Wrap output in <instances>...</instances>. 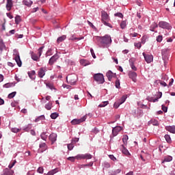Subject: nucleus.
<instances>
[{
	"instance_id": "dca6fc26",
	"label": "nucleus",
	"mask_w": 175,
	"mask_h": 175,
	"mask_svg": "<svg viewBox=\"0 0 175 175\" xmlns=\"http://www.w3.org/2000/svg\"><path fill=\"white\" fill-rule=\"evenodd\" d=\"M165 129L166 131H167L168 132H170V133H174L175 134V126L172 125V126H166L165 127Z\"/></svg>"
},
{
	"instance_id": "13d9d810",
	"label": "nucleus",
	"mask_w": 175,
	"mask_h": 175,
	"mask_svg": "<svg viewBox=\"0 0 175 175\" xmlns=\"http://www.w3.org/2000/svg\"><path fill=\"white\" fill-rule=\"evenodd\" d=\"M163 38L162 37V36H158L157 37V42H158L159 43H161V42H162Z\"/></svg>"
},
{
	"instance_id": "c756f323",
	"label": "nucleus",
	"mask_w": 175,
	"mask_h": 175,
	"mask_svg": "<svg viewBox=\"0 0 175 175\" xmlns=\"http://www.w3.org/2000/svg\"><path fill=\"white\" fill-rule=\"evenodd\" d=\"M92 155L89 153H86L83 154V159H92Z\"/></svg>"
},
{
	"instance_id": "3c124183",
	"label": "nucleus",
	"mask_w": 175,
	"mask_h": 175,
	"mask_svg": "<svg viewBox=\"0 0 175 175\" xmlns=\"http://www.w3.org/2000/svg\"><path fill=\"white\" fill-rule=\"evenodd\" d=\"M120 79H117L115 82V86L116 88H120Z\"/></svg>"
},
{
	"instance_id": "0e129e2a",
	"label": "nucleus",
	"mask_w": 175,
	"mask_h": 175,
	"mask_svg": "<svg viewBox=\"0 0 175 175\" xmlns=\"http://www.w3.org/2000/svg\"><path fill=\"white\" fill-rule=\"evenodd\" d=\"M113 173V175L120 174L121 173V169L116 170Z\"/></svg>"
},
{
	"instance_id": "680f3d73",
	"label": "nucleus",
	"mask_w": 175,
	"mask_h": 175,
	"mask_svg": "<svg viewBox=\"0 0 175 175\" xmlns=\"http://www.w3.org/2000/svg\"><path fill=\"white\" fill-rule=\"evenodd\" d=\"M134 46H135V47H137V49H141L142 44L140 42L135 43Z\"/></svg>"
},
{
	"instance_id": "f3484780",
	"label": "nucleus",
	"mask_w": 175,
	"mask_h": 175,
	"mask_svg": "<svg viewBox=\"0 0 175 175\" xmlns=\"http://www.w3.org/2000/svg\"><path fill=\"white\" fill-rule=\"evenodd\" d=\"M49 140L51 141L52 144H54L57 142V134L54 133H51L49 135Z\"/></svg>"
},
{
	"instance_id": "72a5a7b5",
	"label": "nucleus",
	"mask_w": 175,
	"mask_h": 175,
	"mask_svg": "<svg viewBox=\"0 0 175 175\" xmlns=\"http://www.w3.org/2000/svg\"><path fill=\"white\" fill-rule=\"evenodd\" d=\"M44 120V116L42 115L40 116H38L37 118L35 119L34 122H39V121Z\"/></svg>"
},
{
	"instance_id": "f8f14e48",
	"label": "nucleus",
	"mask_w": 175,
	"mask_h": 175,
	"mask_svg": "<svg viewBox=\"0 0 175 175\" xmlns=\"http://www.w3.org/2000/svg\"><path fill=\"white\" fill-rule=\"evenodd\" d=\"M110 18L109 17V14H107V12L105 11L101 12V21H109Z\"/></svg>"
},
{
	"instance_id": "39448f33",
	"label": "nucleus",
	"mask_w": 175,
	"mask_h": 175,
	"mask_svg": "<svg viewBox=\"0 0 175 175\" xmlns=\"http://www.w3.org/2000/svg\"><path fill=\"white\" fill-rule=\"evenodd\" d=\"M14 59H15L18 66L21 67L23 65V62H21V59H20V53H18V51L17 50H14Z\"/></svg>"
},
{
	"instance_id": "774afa93",
	"label": "nucleus",
	"mask_w": 175,
	"mask_h": 175,
	"mask_svg": "<svg viewBox=\"0 0 175 175\" xmlns=\"http://www.w3.org/2000/svg\"><path fill=\"white\" fill-rule=\"evenodd\" d=\"M157 98H159V99H161L162 98V92H157Z\"/></svg>"
},
{
	"instance_id": "8fccbe9b",
	"label": "nucleus",
	"mask_w": 175,
	"mask_h": 175,
	"mask_svg": "<svg viewBox=\"0 0 175 175\" xmlns=\"http://www.w3.org/2000/svg\"><path fill=\"white\" fill-rule=\"evenodd\" d=\"M107 105H109V102L105 101L99 105V107H105V106H107Z\"/></svg>"
},
{
	"instance_id": "ddd939ff",
	"label": "nucleus",
	"mask_w": 175,
	"mask_h": 175,
	"mask_svg": "<svg viewBox=\"0 0 175 175\" xmlns=\"http://www.w3.org/2000/svg\"><path fill=\"white\" fill-rule=\"evenodd\" d=\"M58 58H59L58 57V55L55 54L53 56H52L49 61V64L51 66V65H54L55 62H57V59H58Z\"/></svg>"
},
{
	"instance_id": "412c9836",
	"label": "nucleus",
	"mask_w": 175,
	"mask_h": 175,
	"mask_svg": "<svg viewBox=\"0 0 175 175\" xmlns=\"http://www.w3.org/2000/svg\"><path fill=\"white\" fill-rule=\"evenodd\" d=\"M172 161H173V157L165 156L164 157V160L161 162V163H165V162H172Z\"/></svg>"
},
{
	"instance_id": "e2e57ef3",
	"label": "nucleus",
	"mask_w": 175,
	"mask_h": 175,
	"mask_svg": "<svg viewBox=\"0 0 175 175\" xmlns=\"http://www.w3.org/2000/svg\"><path fill=\"white\" fill-rule=\"evenodd\" d=\"M90 53L92 54V56L93 58H96V55H95V52H94V49H90Z\"/></svg>"
},
{
	"instance_id": "9d476101",
	"label": "nucleus",
	"mask_w": 175,
	"mask_h": 175,
	"mask_svg": "<svg viewBox=\"0 0 175 175\" xmlns=\"http://www.w3.org/2000/svg\"><path fill=\"white\" fill-rule=\"evenodd\" d=\"M129 79H131V80L136 83L137 81V73H136L135 71H129Z\"/></svg>"
},
{
	"instance_id": "79ce46f5",
	"label": "nucleus",
	"mask_w": 175,
	"mask_h": 175,
	"mask_svg": "<svg viewBox=\"0 0 175 175\" xmlns=\"http://www.w3.org/2000/svg\"><path fill=\"white\" fill-rule=\"evenodd\" d=\"M102 23L104 24V25H106L107 27H109V28H113V26L111 25V24L109 23V21H104Z\"/></svg>"
},
{
	"instance_id": "9b49d317",
	"label": "nucleus",
	"mask_w": 175,
	"mask_h": 175,
	"mask_svg": "<svg viewBox=\"0 0 175 175\" xmlns=\"http://www.w3.org/2000/svg\"><path fill=\"white\" fill-rule=\"evenodd\" d=\"M122 131V127L121 126H117L112 129V135L113 136H117L118 135L119 132H121Z\"/></svg>"
},
{
	"instance_id": "20e7f679",
	"label": "nucleus",
	"mask_w": 175,
	"mask_h": 175,
	"mask_svg": "<svg viewBox=\"0 0 175 175\" xmlns=\"http://www.w3.org/2000/svg\"><path fill=\"white\" fill-rule=\"evenodd\" d=\"M66 81L69 84H71V85H75V84H76V81H77V76L75 75H68L66 77Z\"/></svg>"
},
{
	"instance_id": "f704fd0d",
	"label": "nucleus",
	"mask_w": 175,
	"mask_h": 175,
	"mask_svg": "<svg viewBox=\"0 0 175 175\" xmlns=\"http://www.w3.org/2000/svg\"><path fill=\"white\" fill-rule=\"evenodd\" d=\"M122 151L123 154H125V155H128V154H129V151H128L126 150V148H125V146L124 145H122Z\"/></svg>"
},
{
	"instance_id": "4c0bfd02",
	"label": "nucleus",
	"mask_w": 175,
	"mask_h": 175,
	"mask_svg": "<svg viewBox=\"0 0 175 175\" xmlns=\"http://www.w3.org/2000/svg\"><path fill=\"white\" fill-rule=\"evenodd\" d=\"M16 94H17V92H13L9 94L8 97L9 99H12V98L16 96Z\"/></svg>"
},
{
	"instance_id": "c03bdc74",
	"label": "nucleus",
	"mask_w": 175,
	"mask_h": 175,
	"mask_svg": "<svg viewBox=\"0 0 175 175\" xmlns=\"http://www.w3.org/2000/svg\"><path fill=\"white\" fill-rule=\"evenodd\" d=\"M120 105H122V103H120V101L116 102L113 105V107H115V109H118Z\"/></svg>"
},
{
	"instance_id": "b1692460",
	"label": "nucleus",
	"mask_w": 175,
	"mask_h": 175,
	"mask_svg": "<svg viewBox=\"0 0 175 175\" xmlns=\"http://www.w3.org/2000/svg\"><path fill=\"white\" fill-rule=\"evenodd\" d=\"M23 129V131H25V132H29V131L32 129V124H29L27 126H24Z\"/></svg>"
},
{
	"instance_id": "4be33fe9",
	"label": "nucleus",
	"mask_w": 175,
	"mask_h": 175,
	"mask_svg": "<svg viewBox=\"0 0 175 175\" xmlns=\"http://www.w3.org/2000/svg\"><path fill=\"white\" fill-rule=\"evenodd\" d=\"M129 65L133 70H134L135 72L137 70V68H136V66H135V62H133V60H129Z\"/></svg>"
},
{
	"instance_id": "6ab92c4d",
	"label": "nucleus",
	"mask_w": 175,
	"mask_h": 175,
	"mask_svg": "<svg viewBox=\"0 0 175 175\" xmlns=\"http://www.w3.org/2000/svg\"><path fill=\"white\" fill-rule=\"evenodd\" d=\"M80 64L81 65H82L83 66H87L88 65H91V62H90V61L87 60V59H81L80 60Z\"/></svg>"
},
{
	"instance_id": "393cba45",
	"label": "nucleus",
	"mask_w": 175,
	"mask_h": 175,
	"mask_svg": "<svg viewBox=\"0 0 175 175\" xmlns=\"http://www.w3.org/2000/svg\"><path fill=\"white\" fill-rule=\"evenodd\" d=\"M35 75H36L35 70H32L31 72H28L29 77L31 80H35Z\"/></svg>"
},
{
	"instance_id": "473e14b6",
	"label": "nucleus",
	"mask_w": 175,
	"mask_h": 175,
	"mask_svg": "<svg viewBox=\"0 0 175 175\" xmlns=\"http://www.w3.org/2000/svg\"><path fill=\"white\" fill-rule=\"evenodd\" d=\"M126 27V21H122L120 23V27L122 28V29H125Z\"/></svg>"
},
{
	"instance_id": "a211bd4d",
	"label": "nucleus",
	"mask_w": 175,
	"mask_h": 175,
	"mask_svg": "<svg viewBox=\"0 0 175 175\" xmlns=\"http://www.w3.org/2000/svg\"><path fill=\"white\" fill-rule=\"evenodd\" d=\"M31 59L33 61H39L40 57L39 55H36V53H33V51L30 52Z\"/></svg>"
},
{
	"instance_id": "bb28decb",
	"label": "nucleus",
	"mask_w": 175,
	"mask_h": 175,
	"mask_svg": "<svg viewBox=\"0 0 175 175\" xmlns=\"http://www.w3.org/2000/svg\"><path fill=\"white\" fill-rule=\"evenodd\" d=\"M66 39V36L64 35L60 37H59L57 40V43H61V42H64Z\"/></svg>"
},
{
	"instance_id": "7c9ffc66",
	"label": "nucleus",
	"mask_w": 175,
	"mask_h": 175,
	"mask_svg": "<svg viewBox=\"0 0 175 175\" xmlns=\"http://www.w3.org/2000/svg\"><path fill=\"white\" fill-rule=\"evenodd\" d=\"M43 49H44V46H42L41 47H40L38 50V54L39 57H42V54L43 53Z\"/></svg>"
},
{
	"instance_id": "5701e85b",
	"label": "nucleus",
	"mask_w": 175,
	"mask_h": 175,
	"mask_svg": "<svg viewBox=\"0 0 175 175\" xmlns=\"http://www.w3.org/2000/svg\"><path fill=\"white\" fill-rule=\"evenodd\" d=\"M40 148H41V152H44L47 150V145L46 143H42L39 145Z\"/></svg>"
},
{
	"instance_id": "c9c22d12",
	"label": "nucleus",
	"mask_w": 175,
	"mask_h": 175,
	"mask_svg": "<svg viewBox=\"0 0 175 175\" xmlns=\"http://www.w3.org/2000/svg\"><path fill=\"white\" fill-rule=\"evenodd\" d=\"M46 133H47L44 132V133H42L40 135L41 139H42V140H44V141L47 140V135H46Z\"/></svg>"
},
{
	"instance_id": "49530a36",
	"label": "nucleus",
	"mask_w": 175,
	"mask_h": 175,
	"mask_svg": "<svg viewBox=\"0 0 175 175\" xmlns=\"http://www.w3.org/2000/svg\"><path fill=\"white\" fill-rule=\"evenodd\" d=\"M152 124L154 126H159V122H158V120H152Z\"/></svg>"
},
{
	"instance_id": "e433bc0d",
	"label": "nucleus",
	"mask_w": 175,
	"mask_h": 175,
	"mask_svg": "<svg viewBox=\"0 0 175 175\" xmlns=\"http://www.w3.org/2000/svg\"><path fill=\"white\" fill-rule=\"evenodd\" d=\"M57 118H58V113L57 112H54L51 114V118H52V120H55Z\"/></svg>"
},
{
	"instance_id": "a18cd8bd",
	"label": "nucleus",
	"mask_w": 175,
	"mask_h": 175,
	"mask_svg": "<svg viewBox=\"0 0 175 175\" xmlns=\"http://www.w3.org/2000/svg\"><path fill=\"white\" fill-rule=\"evenodd\" d=\"M82 39H84V37L76 38L74 36H72L70 38V40H81Z\"/></svg>"
},
{
	"instance_id": "a878e982",
	"label": "nucleus",
	"mask_w": 175,
	"mask_h": 175,
	"mask_svg": "<svg viewBox=\"0 0 175 175\" xmlns=\"http://www.w3.org/2000/svg\"><path fill=\"white\" fill-rule=\"evenodd\" d=\"M159 25L158 24H157L156 23H153L150 27V31H151L152 32H154V29H155V28H158Z\"/></svg>"
},
{
	"instance_id": "423d86ee",
	"label": "nucleus",
	"mask_w": 175,
	"mask_h": 175,
	"mask_svg": "<svg viewBox=\"0 0 175 175\" xmlns=\"http://www.w3.org/2000/svg\"><path fill=\"white\" fill-rule=\"evenodd\" d=\"M159 28H162L163 29H167L170 31L172 29V25H170V23L165 21H160L158 24Z\"/></svg>"
},
{
	"instance_id": "7ed1b4c3",
	"label": "nucleus",
	"mask_w": 175,
	"mask_h": 175,
	"mask_svg": "<svg viewBox=\"0 0 175 175\" xmlns=\"http://www.w3.org/2000/svg\"><path fill=\"white\" fill-rule=\"evenodd\" d=\"M93 77L98 84H103V83H105V77L103 76V74H94Z\"/></svg>"
},
{
	"instance_id": "338daca9",
	"label": "nucleus",
	"mask_w": 175,
	"mask_h": 175,
	"mask_svg": "<svg viewBox=\"0 0 175 175\" xmlns=\"http://www.w3.org/2000/svg\"><path fill=\"white\" fill-rule=\"evenodd\" d=\"M161 107H162V110H163V111H164V113H167V107H165L164 105H162Z\"/></svg>"
},
{
	"instance_id": "69168bd1",
	"label": "nucleus",
	"mask_w": 175,
	"mask_h": 175,
	"mask_svg": "<svg viewBox=\"0 0 175 175\" xmlns=\"http://www.w3.org/2000/svg\"><path fill=\"white\" fill-rule=\"evenodd\" d=\"M160 84L162 85V87H167V83L165 81H160Z\"/></svg>"
},
{
	"instance_id": "37998d69",
	"label": "nucleus",
	"mask_w": 175,
	"mask_h": 175,
	"mask_svg": "<svg viewBox=\"0 0 175 175\" xmlns=\"http://www.w3.org/2000/svg\"><path fill=\"white\" fill-rule=\"evenodd\" d=\"M129 139V137H128V135L123 136L122 142H123L124 144H126Z\"/></svg>"
},
{
	"instance_id": "a19ab883",
	"label": "nucleus",
	"mask_w": 175,
	"mask_h": 175,
	"mask_svg": "<svg viewBox=\"0 0 175 175\" xmlns=\"http://www.w3.org/2000/svg\"><path fill=\"white\" fill-rule=\"evenodd\" d=\"M115 17H119L120 18H124V14L121 12H117L114 14Z\"/></svg>"
},
{
	"instance_id": "052dcab7",
	"label": "nucleus",
	"mask_w": 175,
	"mask_h": 175,
	"mask_svg": "<svg viewBox=\"0 0 175 175\" xmlns=\"http://www.w3.org/2000/svg\"><path fill=\"white\" fill-rule=\"evenodd\" d=\"M109 157L110 158V159H111V161H113V162H115V161H117V159L113 154H109Z\"/></svg>"
},
{
	"instance_id": "2f4dec72",
	"label": "nucleus",
	"mask_w": 175,
	"mask_h": 175,
	"mask_svg": "<svg viewBox=\"0 0 175 175\" xmlns=\"http://www.w3.org/2000/svg\"><path fill=\"white\" fill-rule=\"evenodd\" d=\"M46 86L47 88H49V90H55V88H54V85H53V83H46Z\"/></svg>"
},
{
	"instance_id": "bf43d9fd",
	"label": "nucleus",
	"mask_w": 175,
	"mask_h": 175,
	"mask_svg": "<svg viewBox=\"0 0 175 175\" xmlns=\"http://www.w3.org/2000/svg\"><path fill=\"white\" fill-rule=\"evenodd\" d=\"M92 165H94V163L90 162L89 164H83L81 165V167H85L87 166H92Z\"/></svg>"
},
{
	"instance_id": "6e6d98bb",
	"label": "nucleus",
	"mask_w": 175,
	"mask_h": 175,
	"mask_svg": "<svg viewBox=\"0 0 175 175\" xmlns=\"http://www.w3.org/2000/svg\"><path fill=\"white\" fill-rule=\"evenodd\" d=\"M45 109H46V110H51V103H49L46 104Z\"/></svg>"
},
{
	"instance_id": "c85d7f7f",
	"label": "nucleus",
	"mask_w": 175,
	"mask_h": 175,
	"mask_svg": "<svg viewBox=\"0 0 175 175\" xmlns=\"http://www.w3.org/2000/svg\"><path fill=\"white\" fill-rule=\"evenodd\" d=\"M21 23V17L18 15L15 17V23L18 25Z\"/></svg>"
},
{
	"instance_id": "58836bf2",
	"label": "nucleus",
	"mask_w": 175,
	"mask_h": 175,
	"mask_svg": "<svg viewBox=\"0 0 175 175\" xmlns=\"http://www.w3.org/2000/svg\"><path fill=\"white\" fill-rule=\"evenodd\" d=\"M165 139L167 143H172V138H170V135H165Z\"/></svg>"
},
{
	"instance_id": "09e8293b",
	"label": "nucleus",
	"mask_w": 175,
	"mask_h": 175,
	"mask_svg": "<svg viewBox=\"0 0 175 175\" xmlns=\"http://www.w3.org/2000/svg\"><path fill=\"white\" fill-rule=\"evenodd\" d=\"M75 158L78 161L80 159H84V154H77V156H75Z\"/></svg>"
},
{
	"instance_id": "864d4df0",
	"label": "nucleus",
	"mask_w": 175,
	"mask_h": 175,
	"mask_svg": "<svg viewBox=\"0 0 175 175\" xmlns=\"http://www.w3.org/2000/svg\"><path fill=\"white\" fill-rule=\"evenodd\" d=\"M44 170L43 169V167H39L37 170L38 173H40V174H43V172Z\"/></svg>"
},
{
	"instance_id": "f257e3e1",
	"label": "nucleus",
	"mask_w": 175,
	"mask_h": 175,
	"mask_svg": "<svg viewBox=\"0 0 175 175\" xmlns=\"http://www.w3.org/2000/svg\"><path fill=\"white\" fill-rule=\"evenodd\" d=\"M96 40L98 46L101 49H109L113 42L111 36L109 34L105 35L104 36H97Z\"/></svg>"
},
{
	"instance_id": "de8ad7c7",
	"label": "nucleus",
	"mask_w": 175,
	"mask_h": 175,
	"mask_svg": "<svg viewBox=\"0 0 175 175\" xmlns=\"http://www.w3.org/2000/svg\"><path fill=\"white\" fill-rule=\"evenodd\" d=\"M67 147H68V150H69L70 151H72V150H73V148H75V146L72 142L71 144H68Z\"/></svg>"
},
{
	"instance_id": "2eb2a0df",
	"label": "nucleus",
	"mask_w": 175,
	"mask_h": 175,
	"mask_svg": "<svg viewBox=\"0 0 175 175\" xmlns=\"http://www.w3.org/2000/svg\"><path fill=\"white\" fill-rule=\"evenodd\" d=\"M106 76L109 81H111V79H113V77H116V73H113L111 70H109L108 72H107Z\"/></svg>"
},
{
	"instance_id": "aec40b11",
	"label": "nucleus",
	"mask_w": 175,
	"mask_h": 175,
	"mask_svg": "<svg viewBox=\"0 0 175 175\" xmlns=\"http://www.w3.org/2000/svg\"><path fill=\"white\" fill-rule=\"evenodd\" d=\"M23 5H25V6H27L28 8H31L32 6V4L33 3V1L31 0H24L23 1Z\"/></svg>"
},
{
	"instance_id": "5fc2aeb1",
	"label": "nucleus",
	"mask_w": 175,
	"mask_h": 175,
	"mask_svg": "<svg viewBox=\"0 0 175 175\" xmlns=\"http://www.w3.org/2000/svg\"><path fill=\"white\" fill-rule=\"evenodd\" d=\"M52 51H53V50L51 49H49L47 51H46V57H49V55H53V53H52Z\"/></svg>"
},
{
	"instance_id": "0eeeda50",
	"label": "nucleus",
	"mask_w": 175,
	"mask_h": 175,
	"mask_svg": "<svg viewBox=\"0 0 175 175\" xmlns=\"http://www.w3.org/2000/svg\"><path fill=\"white\" fill-rule=\"evenodd\" d=\"M87 120V116H83L80 119H74L71 121L72 125H79V124H81V122H84Z\"/></svg>"
},
{
	"instance_id": "1a4fd4ad",
	"label": "nucleus",
	"mask_w": 175,
	"mask_h": 175,
	"mask_svg": "<svg viewBox=\"0 0 175 175\" xmlns=\"http://www.w3.org/2000/svg\"><path fill=\"white\" fill-rule=\"evenodd\" d=\"M46 72H47L46 67L40 68L38 72V77H40V79H43L46 75Z\"/></svg>"
},
{
	"instance_id": "4468645a",
	"label": "nucleus",
	"mask_w": 175,
	"mask_h": 175,
	"mask_svg": "<svg viewBox=\"0 0 175 175\" xmlns=\"http://www.w3.org/2000/svg\"><path fill=\"white\" fill-rule=\"evenodd\" d=\"M5 8L8 12H10L13 8V0H7Z\"/></svg>"
},
{
	"instance_id": "4d7b16f0",
	"label": "nucleus",
	"mask_w": 175,
	"mask_h": 175,
	"mask_svg": "<svg viewBox=\"0 0 175 175\" xmlns=\"http://www.w3.org/2000/svg\"><path fill=\"white\" fill-rule=\"evenodd\" d=\"M67 159H68V161H70V162H75V161L76 160V156L68 157Z\"/></svg>"
},
{
	"instance_id": "f03ea898",
	"label": "nucleus",
	"mask_w": 175,
	"mask_h": 175,
	"mask_svg": "<svg viewBox=\"0 0 175 175\" xmlns=\"http://www.w3.org/2000/svg\"><path fill=\"white\" fill-rule=\"evenodd\" d=\"M161 55L163 61L164 62V66L166 68L167 62L169 61V49H163L161 50Z\"/></svg>"
},
{
	"instance_id": "cd10ccee",
	"label": "nucleus",
	"mask_w": 175,
	"mask_h": 175,
	"mask_svg": "<svg viewBox=\"0 0 175 175\" xmlns=\"http://www.w3.org/2000/svg\"><path fill=\"white\" fill-rule=\"evenodd\" d=\"M3 88H10V87H14L13 83H7L3 85Z\"/></svg>"
},
{
	"instance_id": "ea45409f",
	"label": "nucleus",
	"mask_w": 175,
	"mask_h": 175,
	"mask_svg": "<svg viewBox=\"0 0 175 175\" xmlns=\"http://www.w3.org/2000/svg\"><path fill=\"white\" fill-rule=\"evenodd\" d=\"M20 131H21V129H17L16 127L11 129V132H13V133H18V132H20Z\"/></svg>"
},
{
	"instance_id": "603ef678",
	"label": "nucleus",
	"mask_w": 175,
	"mask_h": 175,
	"mask_svg": "<svg viewBox=\"0 0 175 175\" xmlns=\"http://www.w3.org/2000/svg\"><path fill=\"white\" fill-rule=\"evenodd\" d=\"M126 100V96H122V98L120 99V101L119 102H120V103H122H122H124V102H125Z\"/></svg>"
},
{
	"instance_id": "6e6552de",
	"label": "nucleus",
	"mask_w": 175,
	"mask_h": 175,
	"mask_svg": "<svg viewBox=\"0 0 175 175\" xmlns=\"http://www.w3.org/2000/svg\"><path fill=\"white\" fill-rule=\"evenodd\" d=\"M144 58L147 64H151L154 61V56L152 55H147L146 53H143Z\"/></svg>"
}]
</instances>
